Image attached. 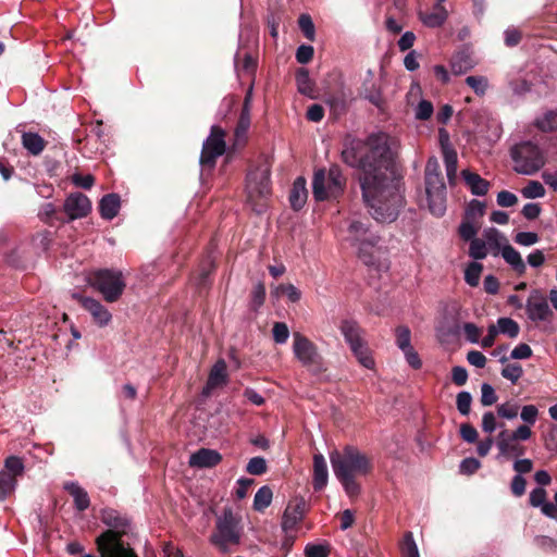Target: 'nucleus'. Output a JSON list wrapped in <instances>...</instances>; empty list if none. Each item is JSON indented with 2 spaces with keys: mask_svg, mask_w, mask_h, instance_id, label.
<instances>
[{
  "mask_svg": "<svg viewBox=\"0 0 557 557\" xmlns=\"http://www.w3.org/2000/svg\"><path fill=\"white\" fill-rule=\"evenodd\" d=\"M433 113V106L428 100H421L416 109V117L418 120H428Z\"/></svg>",
  "mask_w": 557,
  "mask_h": 557,
  "instance_id": "obj_59",
  "label": "nucleus"
},
{
  "mask_svg": "<svg viewBox=\"0 0 557 557\" xmlns=\"http://www.w3.org/2000/svg\"><path fill=\"white\" fill-rule=\"evenodd\" d=\"M91 210V203L87 196L81 193L71 194L64 201V212L70 220L86 216Z\"/></svg>",
  "mask_w": 557,
  "mask_h": 557,
  "instance_id": "obj_17",
  "label": "nucleus"
},
{
  "mask_svg": "<svg viewBox=\"0 0 557 557\" xmlns=\"http://www.w3.org/2000/svg\"><path fill=\"white\" fill-rule=\"evenodd\" d=\"M246 193L247 201L251 208L257 212H261L271 193L270 170L267 165L258 166L248 173Z\"/></svg>",
  "mask_w": 557,
  "mask_h": 557,
  "instance_id": "obj_8",
  "label": "nucleus"
},
{
  "mask_svg": "<svg viewBox=\"0 0 557 557\" xmlns=\"http://www.w3.org/2000/svg\"><path fill=\"white\" fill-rule=\"evenodd\" d=\"M346 180L338 166H331L314 172L312 181V193L318 201L337 198L344 191Z\"/></svg>",
  "mask_w": 557,
  "mask_h": 557,
  "instance_id": "obj_7",
  "label": "nucleus"
},
{
  "mask_svg": "<svg viewBox=\"0 0 557 557\" xmlns=\"http://www.w3.org/2000/svg\"><path fill=\"white\" fill-rule=\"evenodd\" d=\"M87 284L99 292L108 302H115L122 296L126 283L121 271L97 270L87 276Z\"/></svg>",
  "mask_w": 557,
  "mask_h": 557,
  "instance_id": "obj_6",
  "label": "nucleus"
},
{
  "mask_svg": "<svg viewBox=\"0 0 557 557\" xmlns=\"http://www.w3.org/2000/svg\"><path fill=\"white\" fill-rule=\"evenodd\" d=\"M271 296L276 299L285 296L290 302H297L301 298V292L293 284H281L272 289Z\"/></svg>",
  "mask_w": 557,
  "mask_h": 557,
  "instance_id": "obj_31",
  "label": "nucleus"
},
{
  "mask_svg": "<svg viewBox=\"0 0 557 557\" xmlns=\"http://www.w3.org/2000/svg\"><path fill=\"white\" fill-rule=\"evenodd\" d=\"M272 334L276 344H285L289 337L287 324L284 322H275L273 324Z\"/></svg>",
  "mask_w": 557,
  "mask_h": 557,
  "instance_id": "obj_50",
  "label": "nucleus"
},
{
  "mask_svg": "<svg viewBox=\"0 0 557 557\" xmlns=\"http://www.w3.org/2000/svg\"><path fill=\"white\" fill-rule=\"evenodd\" d=\"M522 374L523 369L518 363H508L502 370V375L513 384L518 382Z\"/></svg>",
  "mask_w": 557,
  "mask_h": 557,
  "instance_id": "obj_48",
  "label": "nucleus"
},
{
  "mask_svg": "<svg viewBox=\"0 0 557 557\" xmlns=\"http://www.w3.org/2000/svg\"><path fill=\"white\" fill-rule=\"evenodd\" d=\"M227 367L223 359L218 360L210 373L205 387V393L209 394L212 389L221 387L227 383Z\"/></svg>",
  "mask_w": 557,
  "mask_h": 557,
  "instance_id": "obj_21",
  "label": "nucleus"
},
{
  "mask_svg": "<svg viewBox=\"0 0 557 557\" xmlns=\"http://www.w3.org/2000/svg\"><path fill=\"white\" fill-rule=\"evenodd\" d=\"M341 332L359 363L369 370H373L375 361L358 324L354 321H343Z\"/></svg>",
  "mask_w": 557,
  "mask_h": 557,
  "instance_id": "obj_10",
  "label": "nucleus"
},
{
  "mask_svg": "<svg viewBox=\"0 0 557 557\" xmlns=\"http://www.w3.org/2000/svg\"><path fill=\"white\" fill-rule=\"evenodd\" d=\"M420 21L430 28L441 27L448 18V11L444 4L435 3L431 12L418 13Z\"/></svg>",
  "mask_w": 557,
  "mask_h": 557,
  "instance_id": "obj_22",
  "label": "nucleus"
},
{
  "mask_svg": "<svg viewBox=\"0 0 557 557\" xmlns=\"http://www.w3.org/2000/svg\"><path fill=\"white\" fill-rule=\"evenodd\" d=\"M296 83L300 94L310 98L314 97V85L306 69L298 70L296 74Z\"/></svg>",
  "mask_w": 557,
  "mask_h": 557,
  "instance_id": "obj_32",
  "label": "nucleus"
},
{
  "mask_svg": "<svg viewBox=\"0 0 557 557\" xmlns=\"http://www.w3.org/2000/svg\"><path fill=\"white\" fill-rule=\"evenodd\" d=\"M425 193L430 212L436 216L443 215L446 210V186L435 158L429 159L425 166Z\"/></svg>",
  "mask_w": 557,
  "mask_h": 557,
  "instance_id": "obj_4",
  "label": "nucleus"
},
{
  "mask_svg": "<svg viewBox=\"0 0 557 557\" xmlns=\"http://www.w3.org/2000/svg\"><path fill=\"white\" fill-rule=\"evenodd\" d=\"M520 418L523 421L522 425L530 428L535 424L539 418V409L535 405H525L520 410Z\"/></svg>",
  "mask_w": 557,
  "mask_h": 557,
  "instance_id": "obj_46",
  "label": "nucleus"
},
{
  "mask_svg": "<svg viewBox=\"0 0 557 557\" xmlns=\"http://www.w3.org/2000/svg\"><path fill=\"white\" fill-rule=\"evenodd\" d=\"M103 522L112 529L97 539L101 557H137L132 548L124 545L121 537L127 532L128 521L113 511L103 513Z\"/></svg>",
  "mask_w": 557,
  "mask_h": 557,
  "instance_id": "obj_3",
  "label": "nucleus"
},
{
  "mask_svg": "<svg viewBox=\"0 0 557 557\" xmlns=\"http://www.w3.org/2000/svg\"><path fill=\"white\" fill-rule=\"evenodd\" d=\"M513 170L522 175H533L546 163L544 152L531 141H522L510 150Z\"/></svg>",
  "mask_w": 557,
  "mask_h": 557,
  "instance_id": "obj_5",
  "label": "nucleus"
},
{
  "mask_svg": "<svg viewBox=\"0 0 557 557\" xmlns=\"http://www.w3.org/2000/svg\"><path fill=\"white\" fill-rule=\"evenodd\" d=\"M484 242L494 256L502 251L503 246L508 244L507 238L496 228H487L483 233Z\"/></svg>",
  "mask_w": 557,
  "mask_h": 557,
  "instance_id": "obj_27",
  "label": "nucleus"
},
{
  "mask_svg": "<svg viewBox=\"0 0 557 557\" xmlns=\"http://www.w3.org/2000/svg\"><path fill=\"white\" fill-rule=\"evenodd\" d=\"M529 504L534 508H540L544 516L557 519V508L553 503L547 502V492L544 487L539 486L530 492Z\"/></svg>",
  "mask_w": 557,
  "mask_h": 557,
  "instance_id": "obj_19",
  "label": "nucleus"
},
{
  "mask_svg": "<svg viewBox=\"0 0 557 557\" xmlns=\"http://www.w3.org/2000/svg\"><path fill=\"white\" fill-rule=\"evenodd\" d=\"M496 417L492 411H487L482 417V430L492 434L496 430Z\"/></svg>",
  "mask_w": 557,
  "mask_h": 557,
  "instance_id": "obj_63",
  "label": "nucleus"
},
{
  "mask_svg": "<svg viewBox=\"0 0 557 557\" xmlns=\"http://www.w3.org/2000/svg\"><path fill=\"white\" fill-rule=\"evenodd\" d=\"M74 297L78 300L82 307L90 313L94 322L98 326L104 327L109 325L112 320V314L100 301L81 295H75Z\"/></svg>",
  "mask_w": 557,
  "mask_h": 557,
  "instance_id": "obj_16",
  "label": "nucleus"
},
{
  "mask_svg": "<svg viewBox=\"0 0 557 557\" xmlns=\"http://www.w3.org/2000/svg\"><path fill=\"white\" fill-rule=\"evenodd\" d=\"M479 230L478 223L470 221V219H466L459 226V235L465 240H472L475 237Z\"/></svg>",
  "mask_w": 557,
  "mask_h": 557,
  "instance_id": "obj_47",
  "label": "nucleus"
},
{
  "mask_svg": "<svg viewBox=\"0 0 557 557\" xmlns=\"http://www.w3.org/2000/svg\"><path fill=\"white\" fill-rule=\"evenodd\" d=\"M491 250L484 239L474 238L470 242L469 256L474 260L485 259Z\"/></svg>",
  "mask_w": 557,
  "mask_h": 557,
  "instance_id": "obj_39",
  "label": "nucleus"
},
{
  "mask_svg": "<svg viewBox=\"0 0 557 557\" xmlns=\"http://www.w3.org/2000/svg\"><path fill=\"white\" fill-rule=\"evenodd\" d=\"M273 498L272 490L264 485L260 487L253 498V509L257 511H263L271 505Z\"/></svg>",
  "mask_w": 557,
  "mask_h": 557,
  "instance_id": "obj_35",
  "label": "nucleus"
},
{
  "mask_svg": "<svg viewBox=\"0 0 557 557\" xmlns=\"http://www.w3.org/2000/svg\"><path fill=\"white\" fill-rule=\"evenodd\" d=\"M495 326L498 334L508 335L510 338L517 337L520 331L519 324L510 318H499Z\"/></svg>",
  "mask_w": 557,
  "mask_h": 557,
  "instance_id": "obj_37",
  "label": "nucleus"
},
{
  "mask_svg": "<svg viewBox=\"0 0 557 557\" xmlns=\"http://www.w3.org/2000/svg\"><path fill=\"white\" fill-rule=\"evenodd\" d=\"M472 397L468 392H460L457 395V408L459 412L467 416L470 412Z\"/></svg>",
  "mask_w": 557,
  "mask_h": 557,
  "instance_id": "obj_57",
  "label": "nucleus"
},
{
  "mask_svg": "<svg viewBox=\"0 0 557 557\" xmlns=\"http://www.w3.org/2000/svg\"><path fill=\"white\" fill-rule=\"evenodd\" d=\"M401 553L404 557H420L417 544L411 533H407L401 544Z\"/></svg>",
  "mask_w": 557,
  "mask_h": 557,
  "instance_id": "obj_49",
  "label": "nucleus"
},
{
  "mask_svg": "<svg viewBox=\"0 0 557 557\" xmlns=\"http://www.w3.org/2000/svg\"><path fill=\"white\" fill-rule=\"evenodd\" d=\"M222 456L219 451L208 448H201L191 454L189 466L194 468H211L220 463Z\"/></svg>",
  "mask_w": 557,
  "mask_h": 557,
  "instance_id": "obj_20",
  "label": "nucleus"
},
{
  "mask_svg": "<svg viewBox=\"0 0 557 557\" xmlns=\"http://www.w3.org/2000/svg\"><path fill=\"white\" fill-rule=\"evenodd\" d=\"M442 152L443 158L446 166V174L449 183H454L457 175V152L455 149L450 146V144H444L442 141Z\"/></svg>",
  "mask_w": 557,
  "mask_h": 557,
  "instance_id": "obj_25",
  "label": "nucleus"
},
{
  "mask_svg": "<svg viewBox=\"0 0 557 557\" xmlns=\"http://www.w3.org/2000/svg\"><path fill=\"white\" fill-rule=\"evenodd\" d=\"M535 126L542 132H553L557 129V111H547L539 116Z\"/></svg>",
  "mask_w": 557,
  "mask_h": 557,
  "instance_id": "obj_36",
  "label": "nucleus"
},
{
  "mask_svg": "<svg viewBox=\"0 0 557 557\" xmlns=\"http://www.w3.org/2000/svg\"><path fill=\"white\" fill-rule=\"evenodd\" d=\"M293 354L295 358L306 368H319L322 364V357L317 345L299 332L293 334Z\"/></svg>",
  "mask_w": 557,
  "mask_h": 557,
  "instance_id": "obj_13",
  "label": "nucleus"
},
{
  "mask_svg": "<svg viewBox=\"0 0 557 557\" xmlns=\"http://www.w3.org/2000/svg\"><path fill=\"white\" fill-rule=\"evenodd\" d=\"M329 471L325 458L321 454L313 455V488L321 491L327 484Z\"/></svg>",
  "mask_w": 557,
  "mask_h": 557,
  "instance_id": "obj_23",
  "label": "nucleus"
},
{
  "mask_svg": "<svg viewBox=\"0 0 557 557\" xmlns=\"http://www.w3.org/2000/svg\"><path fill=\"white\" fill-rule=\"evenodd\" d=\"M264 299H265V287H264L263 283L259 282L252 288L250 305L255 310H257L258 308H260L263 305Z\"/></svg>",
  "mask_w": 557,
  "mask_h": 557,
  "instance_id": "obj_51",
  "label": "nucleus"
},
{
  "mask_svg": "<svg viewBox=\"0 0 557 557\" xmlns=\"http://www.w3.org/2000/svg\"><path fill=\"white\" fill-rule=\"evenodd\" d=\"M521 195L525 199L542 198L545 196L544 186L537 181H530L522 189Z\"/></svg>",
  "mask_w": 557,
  "mask_h": 557,
  "instance_id": "obj_42",
  "label": "nucleus"
},
{
  "mask_svg": "<svg viewBox=\"0 0 557 557\" xmlns=\"http://www.w3.org/2000/svg\"><path fill=\"white\" fill-rule=\"evenodd\" d=\"M248 473L253 475H261L267 471V462L262 457L251 458L246 467Z\"/></svg>",
  "mask_w": 557,
  "mask_h": 557,
  "instance_id": "obj_52",
  "label": "nucleus"
},
{
  "mask_svg": "<svg viewBox=\"0 0 557 557\" xmlns=\"http://www.w3.org/2000/svg\"><path fill=\"white\" fill-rule=\"evenodd\" d=\"M308 191L306 188V181L302 177H298L294 184L289 195V201L295 210H299L306 203Z\"/></svg>",
  "mask_w": 557,
  "mask_h": 557,
  "instance_id": "obj_26",
  "label": "nucleus"
},
{
  "mask_svg": "<svg viewBox=\"0 0 557 557\" xmlns=\"http://www.w3.org/2000/svg\"><path fill=\"white\" fill-rule=\"evenodd\" d=\"M462 177L471 189L472 194L483 196L488 191V182L479 174L469 171H462Z\"/></svg>",
  "mask_w": 557,
  "mask_h": 557,
  "instance_id": "obj_29",
  "label": "nucleus"
},
{
  "mask_svg": "<svg viewBox=\"0 0 557 557\" xmlns=\"http://www.w3.org/2000/svg\"><path fill=\"white\" fill-rule=\"evenodd\" d=\"M503 259L512 268V270L522 275L527 271V265L518 250H516L511 245L506 244L503 246L500 251Z\"/></svg>",
  "mask_w": 557,
  "mask_h": 557,
  "instance_id": "obj_24",
  "label": "nucleus"
},
{
  "mask_svg": "<svg viewBox=\"0 0 557 557\" xmlns=\"http://www.w3.org/2000/svg\"><path fill=\"white\" fill-rule=\"evenodd\" d=\"M483 271V265L479 262H471L465 270V281L471 287H476Z\"/></svg>",
  "mask_w": 557,
  "mask_h": 557,
  "instance_id": "obj_38",
  "label": "nucleus"
},
{
  "mask_svg": "<svg viewBox=\"0 0 557 557\" xmlns=\"http://www.w3.org/2000/svg\"><path fill=\"white\" fill-rule=\"evenodd\" d=\"M463 332L467 337V339L470 343L476 344L479 343V338L481 336V330L473 323H465L463 324Z\"/></svg>",
  "mask_w": 557,
  "mask_h": 557,
  "instance_id": "obj_62",
  "label": "nucleus"
},
{
  "mask_svg": "<svg viewBox=\"0 0 557 557\" xmlns=\"http://www.w3.org/2000/svg\"><path fill=\"white\" fill-rule=\"evenodd\" d=\"M347 240L358 249L360 256L371 255L377 236L361 221H352L348 227Z\"/></svg>",
  "mask_w": 557,
  "mask_h": 557,
  "instance_id": "obj_14",
  "label": "nucleus"
},
{
  "mask_svg": "<svg viewBox=\"0 0 557 557\" xmlns=\"http://www.w3.org/2000/svg\"><path fill=\"white\" fill-rule=\"evenodd\" d=\"M64 488L71 494L77 510L83 511L89 507V496L87 492L75 482L64 485Z\"/></svg>",
  "mask_w": 557,
  "mask_h": 557,
  "instance_id": "obj_28",
  "label": "nucleus"
},
{
  "mask_svg": "<svg viewBox=\"0 0 557 557\" xmlns=\"http://www.w3.org/2000/svg\"><path fill=\"white\" fill-rule=\"evenodd\" d=\"M16 486V480L12 474L0 471V500L5 499Z\"/></svg>",
  "mask_w": 557,
  "mask_h": 557,
  "instance_id": "obj_40",
  "label": "nucleus"
},
{
  "mask_svg": "<svg viewBox=\"0 0 557 557\" xmlns=\"http://www.w3.org/2000/svg\"><path fill=\"white\" fill-rule=\"evenodd\" d=\"M525 314L528 319L544 331H553L549 325L555 319V313L549 307L547 297L539 289H533L525 301Z\"/></svg>",
  "mask_w": 557,
  "mask_h": 557,
  "instance_id": "obj_12",
  "label": "nucleus"
},
{
  "mask_svg": "<svg viewBox=\"0 0 557 557\" xmlns=\"http://www.w3.org/2000/svg\"><path fill=\"white\" fill-rule=\"evenodd\" d=\"M403 354L411 368L418 370L422 367V361L419 357V354L414 350L413 347L403 350Z\"/></svg>",
  "mask_w": 557,
  "mask_h": 557,
  "instance_id": "obj_60",
  "label": "nucleus"
},
{
  "mask_svg": "<svg viewBox=\"0 0 557 557\" xmlns=\"http://www.w3.org/2000/svg\"><path fill=\"white\" fill-rule=\"evenodd\" d=\"M517 202H518L517 196L510 191L503 190V191L498 193V195H497V203L500 207H505V208L512 207Z\"/></svg>",
  "mask_w": 557,
  "mask_h": 557,
  "instance_id": "obj_61",
  "label": "nucleus"
},
{
  "mask_svg": "<svg viewBox=\"0 0 557 557\" xmlns=\"http://www.w3.org/2000/svg\"><path fill=\"white\" fill-rule=\"evenodd\" d=\"M343 161L359 168L363 200L370 214L380 222L396 220L404 205L401 178L393 163L388 136L373 134L366 143L352 140L342 151Z\"/></svg>",
  "mask_w": 557,
  "mask_h": 557,
  "instance_id": "obj_1",
  "label": "nucleus"
},
{
  "mask_svg": "<svg viewBox=\"0 0 557 557\" xmlns=\"http://www.w3.org/2000/svg\"><path fill=\"white\" fill-rule=\"evenodd\" d=\"M519 405L515 401H506L503 404H499L496 408L497 414L500 418L512 420L516 419L519 412Z\"/></svg>",
  "mask_w": 557,
  "mask_h": 557,
  "instance_id": "obj_44",
  "label": "nucleus"
},
{
  "mask_svg": "<svg viewBox=\"0 0 557 557\" xmlns=\"http://www.w3.org/2000/svg\"><path fill=\"white\" fill-rule=\"evenodd\" d=\"M527 481L522 475H515L510 483L511 493L516 497H521L525 493Z\"/></svg>",
  "mask_w": 557,
  "mask_h": 557,
  "instance_id": "obj_58",
  "label": "nucleus"
},
{
  "mask_svg": "<svg viewBox=\"0 0 557 557\" xmlns=\"http://www.w3.org/2000/svg\"><path fill=\"white\" fill-rule=\"evenodd\" d=\"M532 430L529 425H518L513 431L502 430L496 437L498 457L512 458L525 454V447L521 442L532 437Z\"/></svg>",
  "mask_w": 557,
  "mask_h": 557,
  "instance_id": "obj_9",
  "label": "nucleus"
},
{
  "mask_svg": "<svg viewBox=\"0 0 557 557\" xmlns=\"http://www.w3.org/2000/svg\"><path fill=\"white\" fill-rule=\"evenodd\" d=\"M396 345L403 351L412 347L411 345V332L409 327L400 325L395 330Z\"/></svg>",
  "mask_w": 557,
  "mask_h": 557,
  "instance_id": "obj_43",
  "label": "nucleus"
},
{
  "mask_svg": "<svg viewBox=\"0 0 557 557\" xmlns=\"http://www.w3.org/2000/svg\"><path fill=\"white\" fill-rule=\"evenodd\" d=\"M225 133L219 126H212L210 136L203 143L200 162L213 166L215 159L225 152Z\"/></svg>",
  "mask_w": 557,
  "mask_h": 557,
  "instance_id": "obj_15",
  "label": "nucleus"
},
{
  "mask_svg": "<svg viewBox=\"0 0 557 557\" xmlns=\"http://www.w3.org/2000/svg\"><path fill=\"white\" fill-rule=\"evenodd\" d=\"M330 549L322 544H308L305 547L306 557H329Z\"/></svg>",
  "mask_w": 557,
  "mask_h": 557,
  "instance_id": "obj_55",
  "label": "nucleus"
},
{
  "mask_svg": "<svg viewBox=\"0 0 557 557\" xmlns=\"http://www.w3.org/2000/svg\"><path fill=\"white\" fill-rule=\"evenodd\" d=\"M4 468L5 472L8 474H12L13 478L16 480L17 476H21L24 473V462L23 460L17 456H9L4 460Z\"/></svg>",
  "mask_w": 557,
  "mask_h": 557,
  "instance_id": "obj_41",
  "label": "nucleus"
},
{
  "mask_svg": "<svg viewBox=\"0 0 557 557\" xmlns=\"http://www.w3.org/2000/svg\"><path fill=\"white\" fill-rule=\"evenodd\" d=\"M250 126V111L243 110L235 129V146H243L246 141L247 131Z\"/></svg>",
  "mask_w": 557,
  "mask_h": 557,
  "instance_id": "obj_34",
  "label": "nucleus"
},
{
  "mask_svg": "<svg viewBox=\"0 0 557 557\" xmlns=\"http://www.w3.org/2000/svg\"><path fill=\"white\" fill-rule=\"evenodd\" d=\"M240 541L238 520L231 510H225L216 520L215 532L211 535V542L223 553L231 545H237Z\"/></svg>",
  "mask_w": 557,
  "mask_h": 557,
  "instance_id": "obj_11",
  "label": "nucleus"
},
{
  "mask_svg": "<svg viewBox=\"0 0 557 557\" xmlns=\"http://www.w3.org/2000/svg\"><path fill=\"white\" fill-rule=\"evenodd\" d=\"M466 83L479 96H483L488 87L487 78L484 76H468Z\"/></svg>",
  "mask_w": 557,
  "mask_h": 557,
  "instance_id": "obj_45",
  "label": "nucleus"
},
{
  "mask_svg": "<svg viewBox=\"0 0 557 557\" xmlns=\"http://www.w3.org/2000/svg\"><path fill=\"white\" fill-rule=\"evenodd\" d=\"M539 236L533 232H520L515 236V242L520 246H532L539 242Z\"/></svg>",
  "mask_w": 557,
  "mask_h": 557,
  "instance_id": "obj_56",
  "label": "nucleus"
},
{
  "mask_svg": "<svg viewBox=\"0 0 557 557\" xmlns=\"http://www.w3.org/2000/svg\"><path fill=\"white\" fill-rule=\"evenodd\" d=\"M22 143L24 148L35 156L39 154L45 148V140L35 133H24Z\"/></svg>",
  "mask_w": 557,
  "mask_h": 557,
  "instance_id": "obj_33",
  "label": "nucleus"
},
{
  "mask_svg": "<svg viewBox=\"0 0 557 557\" xmlns=\"http://www.w3.org/2000/svg\"><path fill=\"white\" fill-rule=\"evenodd\" d=\"M497 401V395L492 385L484 383L481 386V403L483 406H492Z\"/></svg>",
  "mask_w": 557,
  "mask_h": 557,
  "instance_id": "obj_53",
  "label": "nucleus"
},
{
  "mask_svg": "<svg viewBox=\"0 0 557 557\" xmlns=\"http://www.w3.org/2000/svg\"><path fill=\"white\" fill-rule=\"evenodd\" d=\"M299 27L307 39H314V25L311 17L308 14H302L299 17Z\"/></svg>",
  "mask_w": 557,
  "mask_h": 557,
  "instance_id": "obj_54",
  "label": "nucleus"
},
{
  "mask_svg": "<svg viewBox=\"0 0 557 557\" xmlns=\"http://www.w3.org/2000/svg\"><path fill=\"white\" fill-rule=\"evenodd\" d=\"M100 214L103 219L112 220L120 209V198L115 194L106 195L100 201Z\"/></svg>",
  "mask_w": 557,
  "mask_h": 557,
  "instance_id": "obj_30",
  "label": "nucleus"
},
{
  "mask_svg": "<svg viewBox=\"0 0 557 557\" xmlns=\"http://www.w3.org/2000/svg\"><path fill=\"white\" fill-rule=\"evenodd\" d=\"M481 467V462L475 458H466L460 463V471L463 474H472Z\"/></svg>",
  "mask_w": 557,
  "mask_h": 557,
  "instance_id": "obj_64",
  "label": "nucleus"
},
{
  "mask_svg": "<svg viewBox=\"0 0 557 557\" xmlns=\"http://www.w3.org/2000/svg\"><path fill=\"white\" fill-rule=\"evenodd\" d=\"M330 461L335 476L349 496H355L360 491L356 478L368 475L372 471L371 458L350 445L330 453Z\"/></svg>",
  "mask_w": 557,
  "mask_h": 557,
  "instance_id": "obj_2",
  "label": "nucleus"
},
{
  "mask_svg": "<svg viewBox=\"0 0 557 557\" xmlns=\"http://www.w3.org/2000/svg\"><path fill=\"white\" fill-rule=\"evenodd\" d=\"M307 502L302 497L290 500L284 511L282 527L285 531L294 529L305 517Z\"/></svg>",
  "mask_w": 557,
  "mask_h": 557,
  "instance_id": "obj_18",
  "label": "nucleus"
}]
</instances>
